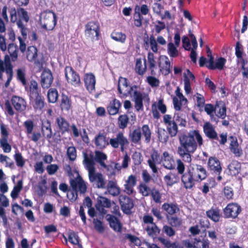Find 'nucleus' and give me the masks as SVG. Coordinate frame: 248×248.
I'll return each instance as SVG.
<instances>
[{
	"label": "nucleus",
	"mask_w": 248,
	"mask_h": 248,
	"mask_svg": "<svg viewBox=\"0 0 248 248\" xmlns=\"http://www.w3.org/2000/svg\"><path fill=\"white\" fill-rule=\"evenodd\" d=\"M85 87L89 92L95 90L96 79L95 76L92 73H86L84 76Z\"/></svg>",
	"instance_id": "obj_23"
},
{
	"label": "nucleus",
	"mask_w": 248,
	"mask_h": 248,
	"mask_svg": "<svg viewBox=\"0 0 248 248\" xmlns=\"http://www.w3.org/2000/svg\"><path fill=\"white\" fill-rule=\"evenodd\" d=\"M223 211L224 218L235 219L241 212L242 209L238 203L232 202L228 204Z\"/></svg>",
	"instance_id": "obj_9"
},
{
	"label": "nucleus",
	"mask_w": 248,
	"mask_h": 248,
	"mask_svg": "<svg viewBox=\"0 0 248 248\" xmlns=\"http://www.w3.org/2000/svg\"><path fill=\"white\" fill-rule=\"evenodd\" d=\"M23 125L25 127V132L27 135H30L33 131L34 125L32 120H28L24 122Z\"/></svg>",
	"instance_id": "obj_60"
},
{
	"label": "nucleus",
	"mask_w": 248,
	"mask_h": 248,
	"mask_svg": "<svg viewBox=\"0 0 248 248\" xmlns=\"http://www.w3.org/2000/svg\"><path fill=\"white\" fill-rule=\"evenodd\" d=\"M138 89L137 85L130 86L126 78L122 77L119 78L117 90L120 97L126 98L132 95L135 108L140 111L143 110V102L149 103L150 99L148 93L138 91Z\"/></svg>",
	"instance_id": "obj_2"
},
{
	"label": "nucleus",
	"mask_w": 248,
	"mask_h": 248,
	"mask_svg": "<svg viewBox=\"0 0 248 248\" xmlns=\"http://www.w3.org/2000/svg\"><path fill=\"white\" fill-rule=\"evenodd\" d=\"M108 193L113 196H116L120 193V189L117 186L116 184L113 182L110 181L107 187Z\"/></svg>",
	"instance_id": "obj_50"
},
{
	"label": "nucleus",
	"mask_w": 248,
	"mask_h": 248,
	"mask_svg": "<svg viewBox=\"0 0 248 248\" xmlns=\"http://www.w3.org/2000/svg\"><path fill=\"white\" fill-rule=\"evenodd\" d=\"M204 111L212 119L214 117V114L216 111V104L215 105L212 104H206L204 106Z\"/></svg>",
	"instance_id": "obj_64"
},
{
	"label": "nucleus",
	"mask_w": 248,
	"mask_h": 248,
	"mask_svg": "<svg viewBox=\"0 0 248 248\" xmlns=\"http://www.w3.org/2000/svg\"><path fill=\"white\" fill-rule=\"evenodd\" d=\"M206 216L214 222H219L221 214L220 210L217 207H212L206 212Z\"/></svg>",
	"instance_id": "obj_30"
},
{
	"label": "nucleus",
	"mask_w": 248,
	"mask_h": 248,
	"mask_svg": "<svg viewBox=\"0 0 248 248\" xmlns=\"http://www.w3.org/2000/svg\"><path fill=\"white\" fill-rule=\"evenodd\" d=\"M207 171L203 166L198 164H192L189 166L186 172L182 175L181 180L184 187L190 189L195 185L206 179Z\"/></svg>",
	"instance_id": "obj_3"
},
{
	"label": "nucleus",
	"mask_w": 248,
	"mask_h": 248,
	"mask_svg": "<svg viewBox=\"0 0 248 248\" xmlns=\"http://www.w3.org/2000/svg\"><path fill=\"white\" fill-rule=\"evenodd\" d=\"M94 154V157L93 156L94 162L95 161L98 163L101 167H106L105 161L108 158L107 155L100 151H95Z\"/></svg>",
	"instance_id": "obj_39"
},
{
	"label": "nucleus",
	"mask_w": 248,
	"mask_h": 248,
	"mask_svg": "<svg viewBox=\"0 0 248 248\" xmlns=\"http://www.w3.org/2000/svg\"><path fill=\"white\" fill-rule=\"evenodd\" d=\"M158 64L162 74L167 76L170 73V63L167 56H160L158 60Z\"/></svg>",
	"instance_id": "obj_16"
},
{
	"label": "nucleus",
	"mask_w": 248,
	"mask_h": 248,
	"mask_svg": "<svg viewBox=\"0 0 248 248\" xmlns=\"http://www.w3.org/2000/svg\"><path fill=\"white\" fill-rule=\"evenodd\" d=\"M186 73L184 75V89L186 94H188L191 91V84L190 80H194L195 78V76L189 69L186 70Z\"/></svg>",
	"instance_id": "obj_29"
},
{
	"label": "nucleus",
	"mask_w": 248,
	"mask_h": 248,
	"mask_svg": "<svg viewBox=\"0 0 248 248\" xmlns=\"http://www.w3.org/2000/svg\"><path fill=\"white\" fill-rule=\"evenodd\" d=\"M162 160L163 161L164 168L169 170L174 169V160L168 152L165 151L163 153Z\"/></svg>",
	"instance_id": "obj_34"
},
{
	"label": "nucleus",
	"mask_w": 248,
	"mask_h": 248,
	"mask_svg": "<svg viewBox=\"0 0 248 248\" xmlns=\"http://www.w3.org/2000/svg\"><path fill=\"white\" fill-rule=\"evenodd\" d=\"M17 12L20 19L25 21L26 22L29 21L30 17L28 16V13L24 8L20 7L17 8Z\"/></svg>",
	"instance_id": "obj_63"
},
{
	"label": "nucleus",
	"mask_w": 248,
	"mask_h": 248,
	"mask_svg": "<svg viewBox=\"0 0 248 248\" xmlns=\"http://www.w3.org/2000/svg\"><path fill=\"white\" fill-rule=\"evenodd\" d=\"M207 164L208 169L212 173H214L217 175L220 174L222 171V168L219 160L217 157H210L208 159Z\"/></svg>",
	"instance_id": "obj_22"
},
{
	"label": "nucleus",
	"mask_w": 248,
	"mask_h": 248,
	"mask_svg": "<svg viewBox=\"0 0 248 248\" xmlns=\"http://www.w3.org/2000/svg\"><path fill=\"white\" fill-rule=\"evenodd\" d=\"M161 161L158 151L153 149L151 153V158L148 160L147 163L154 173L157 172L156 164H160Z\"/></svg>",
	"instance_id": "obj_19"
},
{
	"label": "nucleus",
	"mask_w": 248,
	"mask_h": 248,
	"mask_svg": "<svg viewBox=\"0 0 248 248\" xmlns=\"http://www.w3.org/2000/svg\"><path fill=\"white\" fill-rule=\"evenodd\" d=\"M83 163L88 171V176L90 182L93 186L98 188H105L106 182L103 174L95 171L93 152H91L89 155L87 152H83Z\"/></svg>",
	"instance_id": "obj_4"
},
{
	"label": "nucleus",
	"mask_w": 248,
	"mask_h": 248,
	"mask_svg": "<svg viewBox=\"0 0 248 248\" xmlns=\"http://www.w3.org/2000/svg\"><path fill=\"white\" fill-rule=\"evenodd\" d=\"M149 68L151 70V75L154 76L156 74L155 69L156 68V61L154 54L152 52H149L147 56Z\"/></svg>",
	"instance_id": "obj_49"
},
{
	"label": "nucleus",
	"mask_w": 248,
	"mask_h": 248,
	"mask_svg": "<svg viewBox=\"0 0 248 248\" xmlns=\"http://www.w3.org/2000/svg\"><path fill=\"white\" fill-rule=\"evenodd\" d=\"M229 174L232 176L238 175L241 170V165L240 162L233 160L228 166Z\"/></svg>",
	"instance_id": "obj_37"
},
{
	"label": "nucleus",
	"mask_w": 248,
	"mask_h": 248,
	"mask_svg": "<svg viewBox=\"0 0 248 248\" xmlns=\"http://www.w3.org/2000/svg\"><path fill=\"white\" fill-rule=\"evenodd\" d=\"M68 241L74 245H78V248H82L81 244L79 243L80 239L77 232H71L68 233Z\"/></svg>",
	"instance_id": "obj_48"
},
{
	"label": "nucleus",
	"mask_w": 248,
	"mask_h": 248,
	"mask_svg": "<svg viewBox=\"0 0 248 248\" xmlns=\"http://www.w3.org/2000/svg\"><path fill=\"white\" fill-rule=\"evenodd\" d=\"M235 55L239 59L240 62H244L245 60L243 57V48L242 46L239 42H237L236 43L235 48Z\"/></svg>",
	"instance_id": "obj_58"
},
{
	"label": "nucleus",
	"mask_w": 248,
	"mask_h": 248,
	"mask_svg": "<svg viewBox=\"0 0 248 248\" xmlns=\"http://www.w3.org/2000/svg\"><path fill=\"white\" fill-rule=\"evenodd\" d=\"M168 53L169 56L172 58H175L178 56V50L172 43H169L168 44Z\"/></svg>",
	"instance_id": "obj_62"
},
{
	"label": "nucleus",
	"mask_w": 248,
	"mask_h": 248,
	"mask_svg": "<svg viewBox=\"0 0 248 248\" xmlns=\"http://www.w3.org/2000/svg\"><path fill=\"white\" fill-rule=\"evenodd\" d=\"M151 196L153 201L156 203H160L161 202L162 194L160 191L155 187H152V190Z\"/></svg>",
	"instance_id": "obj_55"
},
{
	"label": "nucleus",
	"mask_w": 248,
	"mask_h": 248,
	"mask_svg": "<svg viewBox=\"0 0 248 248\" xmlns=\"http://www.w3.org/2000/svg\"><path fill=\"white\" fill-rule=\"evenodd\" d=\"M57 18L56 14L52 11L43 12L40 19L42 28L47 31L53 30L56 25Z\"/></svg>",
	"instance_id": "obj_5"
},
{
	"label": "nucleus",
	"mask_w": 248,
	"mask_h": 248,
	"mask_svg": "<svg viewBox=\"0 0 248 248\" xmlns=\"http://www.w3.org/2000/svg\"><path fill=\"white\" fill-rule=\"evenodd\" d=\"M30 100L36 112H43L44 108L46 105L44 96L40 94L34 96V97L30 98Z\"/></svg>",
	"instance_id": "obj_17"
},
{
	"label": "nucleus",
	"mask_w": 248,
	"mask_h": 248,
	"mask_svg": "<svg viewBox=\"0 0 248 248\" xmlns=\"http://www.w3.org/2000/svg\"><path fill=\"white\" fill-rule=\"evenodd\" d=\"M129 119L127 114H121L118 118V125L120 129H124L127 127Z\"/></svg>",
	"instance_id": "obj_52"
},
{
	"label": "nucleus",
	"mask_w": 248,
	"mask_h": 248,
	"mask_svg": "<svg viewBox=\"0 0 248 248\" xmlns=\"http://www.w3.org/2000/svg\"><path fill=\"white\" fill-rule=\"evenodd\" d=\"M14 159L17 167L23 168L25 164V161L21 154L19 152L16 153L14 155Z\"/></svg>",
	"instance_id": "obj_61"
},
{
	"label": "nucleus",
	"mask_w": 248,
	"mask_h": 248,
	"mask_svg": "<svg viewBox=\"0 0 248 248\" xmlns=\"http://www.w3.org/2000/svg\"><path fill=\"white\" fill-rule=\"evenodd\" d=\"M129 143L128 140L122 132H119L116 135V138L110 139L109 142V144L114 148H117L120 145L122 152L124 150L125 145Z\"/></svg>",
	"instance_id": "obj_10"
},
{
	"label": "nucleus",
	"mask_w": 248,
	"mask_h": 248,
	"mask_svg": "<svg viewBox=\"0 0 248 248\" xmlns=\"http://www.w3.org/2000/svg\"><path fill=\"white\" fill-rule=\"evenodd\" d=\"M6 73L8 76V78L5 83V86L7 87L9 85L13 76V66L12 64L10 63L9 59L8 60H7V61L6 62Z\"/></svg>",
	"instance_id": "obj_51"
},
{
	"label": "nucleus",
	"mask_w": 248,
	"mask_h": 248,
	"mask_svg": "<svg viewBox=\"0 0 248 248\" xmlns=\"http://www.w3.org/2000/svg\"><path fill=\"white\" fill-rule=\"evenodd\" d=\"M230 144V149L236 157H240L243 155V151L239 147L237 140L232 137Z\"/></svg>",
	"instance_id": "obj_35"
},
{
	"label": "nucleus",
	"mask_w": 248,
	"mask_h": 248,
	"mask_svg": "<svg viewBox=\"0 0 248 248\" xmlns=\"http://www.w3.org/2000/svg\"><path fill=\"white\" fill-rule=\"evenodd\" d=\"M38 56V50L37 48L33 46H29L28 47L26 58L29 62L35 61Z\"/></svg>",
	"instance_id": "obj_45"
},
{
	"label": "nucleus",
	"mask_w": 248,
	"mask_h": 248,
	"mask_svg": "<svg viewBox=\"0 0 248 248\" xmlns=\"http://www.w3.org/2000/svg\"><path fill=\"white\" fill-rule=\"evenodd\" d=\"M135 71L139 75L143 76L146 72L147 70L146 60H144V66H142V62L140 59H137L136 60Z\"/></svg>",
	"instance_id": "obj_44"
},
{
	"label": "nucleus",
	"mask_w": 248,
	"mask_h": 248,
	"mask_svg": "<svg viewBox=\"0 0 248 248\" xmlns=\"http://www.w3.org/2000/svg\"><path fill=\"white\" fill-rule=\"evenodd\" d=\"M37 81L31 80L29 85V96L30 98L41 94Z\"/></svg>",
	"instance_id": "obj_40"
},
{
	"label": "nucleus",
	"mask_w": 248,
	"mask_h": 248,
	"mask_svg": "<svg viewBox=\"0 0 248 248\" xmlns=\"http://www.w3.org/2000/svg\"><path fill=\"white\" fill-rule=\"evenodd\" d=\"M164 180L167 186H171L177 183L179 177L175 173L170 172L164 176Z\"/></svg>",
	"instance_id": "obj_42"
},
{
	"label": "nucleus",
	"mask_w": 248,
	"mask_h": 248,
	"mask_svg": "<svg viewBox=\"0 0 248 248\" xmlns=\"http://www.w3.org/2000/svg\"><path fill=\"white\" fill-rule=\"evenodd\" d=\"M55 124L58 132L62 135L70 131V125L69 123L62 116H59L56 118Z\"/></svg>",
	"instance_id": "obj_18"
},
{
	"label": "nucleus",
	"mask_w": 248,
	"mask_h": 248,
	"mask_svg": "<svg viewBox=\"0 0 248 248\" xmlns=\"http://www.w3.org/2000/svg\"><path fill=\"white\" fill-rule=\"evenodd\" d=\"M94 142L96 147L100 149H103L109 145L106 135L103 133H99L95 136Z\"/></svg>",
	"instance_id": "obj_31"
},
{
	"label": "nucleus",
	"mask_w": 248,
	"mask_h": 248,
	"mask_svg": "<svg viewBox=\"0 0 248 248\" xmlns=\"http://www.w3.org/2000/svg\"><path fill=\"white\" fill-rule=\"evenodd\" d=\"M22 188V181H19L17 182L16 186L14 187L11 193V196L13 199H16L17 198L19 193L20 192Z\"/></svg>",
	"instance_id": "obj_59"
},
{
	"label": "nucleus",
	"mask_w": 248,
	"mask_h": 248,
	"mask_svg": "<svg viewBox=\"0 0 248 248\" xmlns=\"http://www.w3.org/2000/svg\"><path fill=\"white\" fill-rule=\"evenodd\" d=\"M41 132L43 136L49 141L52 137V130L51 123L49 120H46L42 122Z\"/></svg>",
	"instance_id": "obj_27"
},
{
	"label": "nucleus",
	"mask_w": 248,
	"mask_h": 248,
	"mask_svg": "<svg viewBox=\"0 0 248 248\" xmlns=\"http://www.w3.org/2000/svg\"><path fill=\"white\" fill-rule=\"evenodd\" d=\"M111 203L109 199L103 196H99L97 198V203L95 205L96 210L102 215H106L107 211L105 208L111 207Z\"/></svg>",
	"instance_id": "obj_14"
},
{
	"label": "nucleus",
	"mask_w": 248,
	"mask_h": 248,
	"mask_svg": "<svg viewBox=\"0 0 248 248\" xmlns=\"http://www.w3.org/2000/svg\"><path fill=\"white\" fill-rule=\"evenodd\" d=\"M148 234L152 237H155L160 232V229L155 223L148 226L146 229Z\"/></svg>",
	"instance_id": "obj_53"
},
{
	"label": "nucleus",
	"mask_w": 248,
	"mask_h": 248,
	"mask_svg": "<svg viewBox=\"0 0 248 248\" xmlns=\"http://www.w3.org/2000/svg\"><path fill=\"white\" fill-rule=\"evenodd\" d=\"M203 131L205 136L210 140H218L217 132L213 125L209 122H206L203 125Z\"/></svg>",
	"instance_id": "obj_24"
},
{
	"label": "nucleus",
	"mask_w": 248,
	"mask_h": 248,
	"mask_svg": "<svg viewBox=\"0 0 248 248\" xmlns=\"http://www.w3.org/2000/svg\"><path fill=\"white\" fill-rule=\"evenodd\" d=\"M158 241L164 246L165 248H184L178 242L175 241L172 242L169 239L162 237H158Z\"/></svg>",
	"instance_id": "obj_41"
},
{
	"label": "nucleus",
	"mask_w": 248,
	"mask_h": 248,
	"mask_svg": "<svg viewBox=\"0 0 248 248\" xmlns=\"http://www.w3.org/2000/svg\"><path fill=\"white\" fill-rule=\"evenodd\" d=\"M100 26L97 21H91L85 25V34L92 41L98 40L100 35Z\"/></svg>",
	"instance_id": "obj_8"
},
{
	"label": "nucleus",
	"mask_w": 248,
	"mask_h": 248,
	"mask_svg": "<svg viewBox=\"0 0 248 248\" xmlns=\"http://www.w3.org/2000/svg\"><path fill=\"white\" fill-rule=\"evenodd\" d=\"M139 192L144 197H148L151 194L152 188L149 187L146 184L141 183L139 185Z\"/></svg>",
	"instance_id": "obj_57"
},
{
	"label": "nucleus",
	"mask_w": 248,
	"mask_h": 248,
	"mask_svg": "<svg viewBox=\"0 0 248 248\" xmlns=\"http://www.w3.org/2000/svg\"><path fill=\"white\" fill-rule=\"evenodd\" d=\"M60 107L62 111H69L72 107L71 97L64 93H62L61 96Z\"/></svg>",
	"instance_id": "obj_25"
},
{
	"label": "nucleus",
	"mask_w": 248,
	"mask_h": 248,
	"mask_svg": "<svg viewBox=\"0 0 248 248\" xmlns=\"http://www.w3.org/2000/svg\"><path fill=\"white\" fill-rule=\"evenodd\" d=\"M135 11L137 15L140 14L141 16H146L149 14L150 9L147 5L144 4L141 6L136 5L135 8Z\"/></svg>",
	"instance_id": "obj_54"
},
{
	"label": "nucleus",
	"mask_w": 248,
	"mask_h": 248,
	"mask_svg": "<svg viewBox=\"0 0 248 248\" xmlns=\"http://www.w3.org/2000/svg\"><path fill=\"white\" fill-rule=\"evenodd\" d=\"M215 114L218 118L224 119L226 116V107L221 101L216 102V111Z\"/></svg>",
	"instance_id": "obj_32"
},
{
	"label": "nucleus",
	"mask_w": 248,
	"mask_h": 248,
	"mask_svg": "<svg viewBox=\"0 0 248 248\" xmlns=\"http://www.w3.org/2000/svg\"><path fill=\"white\" fill-rule=\"evenodd\" d=\"M110 36L113 40L121 43H124L126 38V35L122 32H113Z\"/></svg>",
	"instance_id": "obj_56"
},
{
	"label": "nucleus",
	"mask_w": 248,
	"mask_h": 248,
	"mask_svg": "<svg viewBox=\"0 0 248 248\" xmlns=\"http://www.w3.org/2000/svg\"><path fill=\"white\" fill-rule=\"evenodd\" d=\"M121 107L122 103L119 100L114 98L109 102L107 107V110L110 115H115L119 113Z\"/></svg>",
	"instance_id": "obj_26"
},
{
	"label": "nucleus",
	"mask_w": 248,
	"mask_h": 248,
	"mask_svg": "<svg viewBox=\"0 0 248 248\" xmlns=\"http://www.w3.org/2000/svg\"><path fill=\"white\" fill-rule=\"evenodd\" d=\"M179 145L177 152L185 162L190 163L192 154L198 146L203 145V139L198 130L189 131L187 134H183L179 137Z\"/></svg>",
	"instance_id": "obj_1"
},
{
	"label": "nucleus",
	"mask_w": 248,
	"mask_h": 248,
	"mask_svg": "<svg viewBox=\"0 0 248 248\" xmlns=\"http://www.w3.org/2000/svg\"><path fill=\"white\" fill-rule=\"evenodd\" d=\"M170 115L165 114L163 116V122L166 125L167 129L171 137L176 136L178 131V126L174 120H172Z\"/></svg>",
	"instance_id": "obj_13"
},
{
	"label": "nucleus",
	"mask_w": 248,
	"mask_h": 248,
	"mask_svg": "<svg viewBox=\"0 0 248 248\" xmlns=\"http://www.w3.org/2000/svg\"><path fill=\"white\" fill-rule=\"evenodd\" d=\"M207 56L209 58L208 63H206V67L209 70H222L223 69L225 64L226 63V59L223 57H219L214 62V58L212 55V52L209 47H207L206 50Z\"/></svg>",
	"instance_id": "obj_6"
},
{
	"label": "nucleus",
	"mask_w": 248,
	"mask_h": 248,
	"mask_svg": "<svg viewBox=\"0 0 248 248\" xmlns=\"http://www.w3.org/2000/svg\"><path fill=\"white\" fill-rule=\"evenodd\" d=\"M162 209L166 213V217L175 215L180 211L179 205L174 202L164 203L162 205Z\"/></svg>",
	"instance_id": "obj_21"
},
{
	"label": "nucleus",
	"mask_w": 248,
	"mask_h": 248,
	"mask_svg": "<svg viewBox=\"0 0 248 248\" xmlns=\"http://www.w3.org/2000/svg\"><path fill=\"white\" fill-rule=\"evenodd\" d=\"M137 180L136 176L131 175L128 176L127 180L124 184V191L128 195H130L134 192V187L136 186Z\"/></svg>",
	"instance_id": "obj_33"
},
{
	"label": "nucleus",
	"mask_w": 248,
	"mask_h": 248,
	"mask_svg": "<svg viewBox=\"0 0 248 248\" xmlns=\"http://www.w3.org/2000/svg\"><path fill=\"white\" fill-rule=\"evenodd\" d=\"M11 103L15 109L18 112H22L26 109L27 102L21 97L13 96L11 99Z\"/></svg>",
	"instance_id": "obj_20"
},
{
	"label": "nucleus",
	"mask_w": 248,
	"mask_h": 248,
	"mask_svg": "<svg viewBox=\"0 0 248 248\" xmlns=\"http://www.w3.org/2000/svg\"><path fill=\"white\" fill-rule=\"evenodd\" d=\"M70 186L73 191L80 194H84L87 191V186L82 178L78 176L75 179H71L70 181Z\"/></svg>",
	"instance_id": "obj_11"
},
{
	"label": "nucleus",
	"mask_w": 248,
	"mask_h": 248,
	"mask_svg": "<svg viewBox=\"0 0 248 248\" xmlns=\"http://www.w3.org/2000/svg\"><path fill=\"white\" fill-rule=\"evenodd\" d=\"M119 201L122 211L125 214L130 215L134 205L133 200L126 195H121Z\"/></svg>",
	"instance_id": "obj_12"
},
{
	"label": "nucleus",
	"mask_w": 248,
	"mask_h": 248,
	"mask_svg": "<svg viewBox=\"0 0 248 248\" xmlns=\"http://www.w3.org/2000/svg\"><path fill=\"white\" fill-rule=\"evenodd\" d=\"M109 222L110 227L116 232H121L122 230V224L120 220L116 217L109 215L107 219Z\"/></svg>",
	"instance_id": "obj_36"
},
{
	"label": "nucleus",
	"mask_w": 248,
	"mask_h": 248,
	"mask_svg": "<svg viewBox=\"0 0 248 248\" xmlns=\"http://www.w3.org/2000/svg\"><path fill=\"white\" fill-rule=\"evenodd\" d=\"M64 75L68 84L75 87H80L82 85L79 75L70 66H66L64 68Z\"/></svg>",
	"instance_id": "obj_7"
},
{
	"label": "nucleus",
	"mask_w": 248,
	"mask_h": 248,
	"mask_svg": "<svg viewBox=\"0 0 248 248\" xmlns=\"http://www.w3.org/2000/svg\"><path fill=\"white\" fill-rule=\"evenodd\" d=\"M53 81V77L50 70H44L41 75L40 83L43 89H48Z\"/></svg>",
	"instance_id": "obj_15"
},
{
	"label": "nucleus",
	"mask_w": 248,
	"mask_h": 248,
	"mask_svg": "<svg viewBox=\"0 0 248 248\" xmlns=\"http://www.w3.org/2000/svg\"><path fill=\"white\" fill-rule=\"evenodd\" d=\"M142 139V135L140 126H138L133 130L130 131L129 134V139L131 143L135 144H140Z\"/></svg>",
	"instance_id": "obj_28"
},
{
	"label": "nucleus",
	"mask_w": 248,
	"mask_h": 248,
	"mask_svg": "<svg viewBox=\"0 0 248 248\" xmlns=\"http://www.w3.org/2000/svg\"><path fill=\"white\" fill-rule=\"evenodd\" d=\"M59 94L55 88H50L47 93V100L49 103H55L58 99Z\"/></svg>",
	"instance_id": "obj_47"
},
{
	"label": "nucleus",
	"mask_w": 248,
	"mask_h": 248,
	"mask_svg": "<svg viewBox=\"0 0 248 248\" xmlns=\"http://www.w3.org/2000/svg\"><path fill=\"white\" fill-rule=\"evenodd\" d=\"M140 130L142 137L144 139V141L146 143H149L152 139V131L148 124H144L140 126Z\"/></svg>",
	"instance_id": "obj_38"
},
{
	"label": "nucleus",
	"mask_w": 248,
	"mask_h": 248,
	"mask_svg": "<svg viewBox=\"0 0 248 248\" xmlns=\"http://www.w3.org/2000/svg\"><path fill=\"white\" fill-rule=\"evenodd\" d=\"M8 46V51L10 55V58L11 61L13 62H16L18 57V48L16 45L14 43H9L7 44Z\"/></svg>",
	"instance_id": "obj_43"
},
{
	"label": "nucleus",
	"mask_w": 248,
	"mask_h": 248,
	"mask_svg": "<svg viewBox=\"0 0 248 248\" xmlns=\"http://www.w3.org/2000/svg\"><path fill=\"white\" fill-rule=\"evenodd\" d=\"M170 225L175 228H178L182 224V219L178 217L176 214L166 217Z\"/></svg>",
	"instance_id": "obj_46"
}]
</instances>
